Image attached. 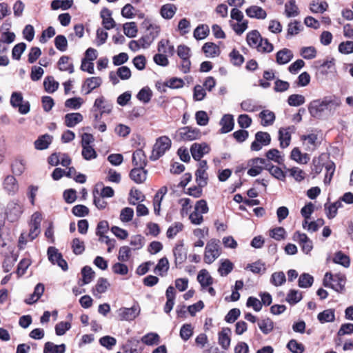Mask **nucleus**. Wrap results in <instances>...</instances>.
<instances>
[{
    "instance_id": "obj_1",
    "label": "nucleus",
    "mask_w": 353,
    "mask_h": 353,
    "mask_svg": "<svg viewBox=\"0 0 353 353\" xmlns=\"http://www.w3.org/2000/svg\"><path fill=\"white\" fill-rule=\"evenodd\" d=\"M341 104L339 97L334 95L327 96L312 101L308 105V111L311 117L320 119L325 114L332 115Z\"/></svg>"
},
{
    "instance_id": "obj_2",
    "label": "nucleus",
    "mask_w": 353,
    "mask_h": 353,
    "mask_svg": "<svg viewBox=\"0 0 353 353\" xmlns=\"http://www.w3.org/2000/svg\"><path fill=\"white\" fill-rule=\"evenodd\" d=\"M221 254L220 241L211 239L208 241L205 248L203 260L208 264L212 263Z\"/></svg>"
},
{
    "instance_id": "obj_3",
    "label": "nucleus",
    "mask_w": 353,
    "mask_h": 353,
    "mask_svg": "<svg viewBox=\"0 0 353 353\" xmlns=\"http://www.w3.org/2000/svg\"><path fill=\"white\" fill-rule=\"evenodd\" d=\"M345 284V276L343 274H333L330 272H327L323 279L324 286L331 288L336 292L342 291Z\"/></svg>"
},
{
    "instance_id": "obj_4",
    "label": "nucleus",
    "mask_w": 353,
    "mask_h": 353,
    "mask_svg": "<svg viewBox=\"0 0 353 353\" xmlns=\"http://www.w3.org/2000/svg\"><path fill=\"white\" fill-rule=\"evenodd\" d=\"M171 140L168 137L163 136L157 139L154 145L150 159L156 161L162 157L171 147Z\"/></svg>"
},
{
    "instance_id": "obj_5",
    "label": "nucleus",
    "mask_w": 353,
    "mask_h": 353,
    "mask_svg": "<svg viewBox=\"0 0 353 353\" xmlns=\"http://www.w3.org/2000/svg\"><path fill=\"white\" fill-rule=\"evenodd\" d=\"M201 133L199 129L186 126L181 128L177 132L176 137L179 141H190L198 139L201 137Z\"/></svg>"
},
{
    "instance_id": "obj_6",
    "label": "nucleus",
    "mask_w": 353,
    "mask_h": 353,
    "mask_svg": "<svg viewBox=\"0 0 353 353\" xmlns=\"http://www.w3.org/2000/svg\"><path fill=\"white\" fill-rule=\"evenodd\" d=\"M140 312L141 308L137 303L131 307H121L117 311L119 320L126 321L134 320L139 315Z\"/></svg>"
},
{
    "instance_id": "obj_7",
    "label": "nucleus",
    "mask_w": 353,
    "mask_h": 353,
    "mask_svg": "<svg viewBox=\"0 0 353 353\" xmlns=\"http://www.w3.org/2000/svg\"><path fill=\"white\" fill-rule=\"evenodd\" d=\"M10 104L13 108H18L19 112L22 114H26L30 112V103L28 101H23V97L21 92H14L12 94Z\"/></svg>"
},
{
    "instance_id": "obj_8",
    "label": "nucleus",
    "mask_w": 353,
    "mask_h": 353,
    "mask_svg": "<svg viewBox=\"0 0 353 353\" xmlns=\"http://www.w3.org/2000/svg\"><path fill=\"white\" fill-rule=\"evenodd\" d=\"M270 134L265 132L259 131L255 134V139L251 143L250 148L252 151H259L263 146L270 144Z\"/></svg>"
},
{
    "instance_id": "obj_9",
    "label": "nucleus",
    "mask_w": 353,
    "mask_h": 353,
    "mask_svg": "<svg viewBox=\"0 0 353 353\" xmlns=\"http://www.w3.org/2000/svg\"><path fill=\"white\" fill-rule=\"evenodd\" d=\"M293 239L299 243L305 254H309L313 248L312 241L304 233L296 232L293 235Z\"/></svg>"
},
{
    "instance_id": "obj_10",
    "label": "nucleus",
    "mask_w": 353,
    "mask_h": 353,
    "mask_svg": "<svg viewBox=\"0 0 353 353\" xmlns=\"http://www.w3.org/2000/svg\"><path fill=\"white\" fill-rule=\"evenodd\" d=\"M23 212V206L16 201L8 203L6 208V215L10 221H14Z\"/></svg>"
},
{
    "instance_id": "obj_11",
    "label": "nucleus",
    "mask_w": 353,
    "mask_h": 353,
    "mask_svg": "<svg viewBox=\"0 0 353 353\" xmlns=\"http://www.w3.org/2000/svg\"><path fill=\"white\" fill-rule=\"evenodd\" d=\"M210 149L205 143L192 144L190 148L191 154L195 161H200L204 154L209 153Z\"/></svg>"
},
{
    "instance_id": "obj_12",
    "label": "nucleus",
    "mask_w": 353,
    "mask_h": 353,
    "mask_svg": "<svg viewBox=\"0 0 353 353\" xmlns=\"http://www.w3.org/2000/svg\"><path fill=\"white\" fill-rule=\"evenodd\" d=\"M268 165L267 160L263 158H255L251 160V168L248 170V174L250 176H255L259 174Z\"/></svg>"
},
{
    "instance_id": "obj_13",
    "label": "nucleus",
    "mask_w": 353,
    "mask_h": 353,
    "mask_svg": "<svg viewBox=\"0 0 353 353\" xmlns=\"http://www.w3.org/2000/svg\"><path fill=\"white\" fill-rule=\"evenodd\" d=\"M112 109V105L106 101L103 96L95 99L92 108L93 111H100L101 115L103 114H110Z\"/></svg>"
},
{
    "instance_id": "obj_14",
    "label": "nucleus",
    "mask_w": 353,
    "mask_h": 353,
    "mask_svg": "<svg viewBox=\"0 0 353 353\" xmlns=\"http://www.w3.org/2000/svg\"><path fill=\"white\" fill-rule=\"evenodd\" d=\"M293 127L281 128L279 130V140L280 147L283 149L288 148L291 141V133Z\"/></svg>"
},
{
    "instance_id": "obj_15",
    "label": "nucleus",
    "mask_w": 353,
    "mask_h": 353,
    "mask_svg": "<svg viewBox=\"0 0 353 353\" xmlns=\"http://www.w3.org/2000/svg\"><path fill=\"white\" fill-rule=\"evenodd\" d=\"M102 83V79L99 77H90L85 79L83 85L82 91H85V94H90L93 90L99 87Z\"/></svg>"
},
{
    "instance_id": "obj_16",
    "label": "nucleus",
    "mask_w": 353,
    "mask_h": 353,
    "mask_svg": "<svg viewBox=\"0 0 353 353\" xmlns=\"http://www.w3.org/2000/svg\"><path fill=\"white\" fill-rule=\"evenodd\" d=\"M219 124L221 126L220 129L221 133L225 134L232 131L234 125L233 115L230 114H224L221 118Z\"/></svg>"
},
{
    "instance_id": "obj_17",
    "label": "nucleus",
    "mask_w": 353,
    "mask_h": 353,
    "mask_svg": "<svg viewBox=\"0 0 353 353\" xmlns=\"http://www.w3.org/2000/svg\"><path fill=\"white\" fill-rule=\"evenodd\" d=\"M147 174L143 167H135L130 171V177L136 183H142L146 180Z\"/></svg>"
},
{
    "instance_id": "obj_18",
    "label": "nucleus",
    "mask_w": 353,
    "mask_h": 353,
    "mask_svg": "<svg viewBox=\"0 0 353 353\" xmlns=\"http://www.w3.org/2000/svg\"><path fill=\"white\" fill-rule=\"evenodd\" d=\"M173 254L174 256V262L176 266L181 265L187 258V252L183 248V243H180L176 245L173 249Z\"/></svg>"
},
{
    "instance_id": "obj_19",
    "label": "nucleus",
    "mask_w": 353,
    "mask_h": 353,
    "mask_svg": "<svg viewBox=\"0 0 353 353\" xmlns=\"http://www.w3.org/2000/svg\"><path fill=\"white\" fill-rule=\"evenodd\" d=\"M245 13L250 18L265 19L267 17L266 11L258 6H251L245 10Z\"/></svg>"
},
{
    "instance_id": "obj_20",
    "label": "nucleus",
    "mask_w": 353,
    "mask_h": 353,
    "mask_svg": "<svg viewBox=\"0 0 353 353\" xmlns=\"http://www.w3.org/2000/svg\"><path fill=\"white\" fill-rule=\"evenodd\" d=\"M230 334L231 330L228 327H223L219 333V344L225 350H228L230 345Z\"/></svg>"
},
{
    "instance_id": "obj_21",
    "label": "nucleus",
    "mask_w": 353,
    "mask_h": 353,
    "mask_svg": "<svg viewBox=\"0 0 353 353\" xmlns=\"http://www.w3.org/2000/svg\"><path fill=\"white\" fill-rule=\"evenodd\" d=\"M293 58L292 52L288 48H283L276 54V61L279 65H284L290 62Z\"/></svg>"
},
{
    "instance_id": "obj_22",
    "label": "nucleus",
    "mask_w": 353,
    "mask_h": 353,
    "mask_svg": "<svg viewBox=\"0 0 353 353\" xmlns=\"http://www.w3.org/2000/svg\"><path fill=\"white\" fill-rule=\"evenodd\" d=\"M157 50L159 52L169 57L173 56L175 52L174 46L170 44L168 39H161L158 42Z\"/></svg>"
},
{
    "instance_id": "obj_23",
    "label": "nucleus",
    "mask_w": 353,
    "mask_h": 353,
    "mask_svg": "<svg viewBox=\"0 0 353 353\" xmlns=\"http://www.w3.org/2000/svg\"><path fill=\"white\" fill-rule=\"evenodd\" d=\"M101 17L103 19L102 24L106 30H110L115 26V21L112 18V12L104 8L101 11Z\"/></svg>"
},
{
    "instance_id": "obj_24",
    "label": "nucleus",
    "mask_w": 353,
    "mask_h": 353,
    "mask_svg": "<svg viewBox=\"0 0 353 353\" xmlns=\"http://www.w3.org/2000/svg\"><path fill=\"white\" fill-rule=\"evenodd\" d=\"M83 116L79 112L68 113L65 115V125L68 128H74L83 121Z\"/></svg>"
},
{
    "instance_id": "obj_25",
    "label": "nucleus",
    "mask_w": 353,
    "mask_h": 353,
    "mask_svg": "<svg viewBox=\"0 0 353 353\" xmlns=\"http://www.w3.org/2000/svg\"><path fill=\"white\" fill-rule=\"evenodd\" d=\"M132 163L135 167H143L147 165V159L145 152L141 149H138L133 152Z\"/></svg>"
},
{
    "instance_id": "obj_26",
    "label": "nucleus",
    "mask_w": 353,
    "mask_h": 353,
    "mask_svg": "<svg viewBox=\"0 0 353 353\" xmlns=\"http://www.w3.org/2000/svg\"><path fill=\"white\" fill-rule=\"evenodd\" d=\"M197 281L200 283L202 289H205L213 283V279L209 272L203 269L201 270L197 275Z\"/></svg>"
},
{
    "instance_id": "obj_27",
    "label": "nucleus",
    "mask_w": 353,
    "mask_h": 353,
    "mask_svg": "<svg viewBox=\"0 0 353 353\" xmlns=\"http://www.w3.org/2000/svg\"><path fill=\"white\" fill-rule=\"evenodd\" d=\"M52 137L48 134H45L38 137L34 141V148L39 150H43L47 149L50 144L52 143Z\"/></svg>"
},
{
    "instance_id": "obj_28",
    "label": "nucleus",
    "mask_w": 353,
    "mask_h": 353,
    "mask_svg": "<svg viewBox=\"0 0 353 353\" xmlns=\"http://www.w3.org/2000/svg\"><path fill=\"white\" fill-rule=\"evenodd\" d=\"M177 11L174 4L166 3L163 5L160 9V14L165 19H171Z\"/></svg>"
},
{
    "instance_id": "obj_29",
    "label": "nucleus",
    "mask_w": 353,
    "mask_h": 353,
    "mask_svg": "<svg viewBox=\"0 0 353 353\" xmlns=\"http://www.w3.org/2000/svg\"><path fill=\"white\" fill-rule=\"evenodd\" d=\"M3 188L9 194H14L18 190V183L13 176H7L3 181Z\"/></svg>"
},
{
    "instance_id": "obj_30",
    "label": "nucleus",
    "mask_w": 353,
    "mask_h": 353,
    "mask_svg": "<svg viewBox=\"0 0 353 353\" xmlns=\"http://www.w3.org/2000/svg\"><path fill=\"white\" fill-rule=\"evenodd\" d=\"M259 117L261 120V123L263 126L271 125L275 120L274 113L269 110H263L259 113Z\"/></svg>"
},
{
    "instance_id": "obj_31",
    "label": "nucleus",
    "mask_w": 353,
    "mask_h": 353,
    "mask_svg": "<svg viewBox=\"0 0 353 353\" xmlns=\"http://www.w3.org/2000/svg\"><path fill=\"white\" fill-rule=\"evenodd\" d=\"M109 286V283L108 280L105 278H99L97 280V284L94 288L92 289V294L96 297H99L101 294L105 292L108 288Z\"/></svg>"
},
{
    "instance_id": "obj_32",
    "label": "nucleus",
    "mask_w": 353,
    "mask_h": 353,
    "mask_svg": "<svg viewBox=\"0 0 353 353\" xmlns=\"http://www.w3.org/2000/svg\"><path fill=\"white\" fill-rule=\"evenodd\" d=\"M202 49L207 57H215L220 54L219 47L214 43H205Z\"/></svg>"
},
{
    "instance_id": "obj_33",
    "label": "nucleus",
    "mask_w": 353,
    "mask_h": 353,
    "mask_svg": "<svg viewBox=\"0 0 353 353\" xmlns=\"http://www.w3.org/2000/svg\"><path fill=\"white\" fill-rule=\"evenodd\" d=\"M241 108L245 112H253L261 109V105L251 99H248L241 103Z\"/></svg>"
},
{
    "instance_id": "obj_34",
    "label": "nucleus",
    "mask_w": 353,
    "mask_h": 353,
    "mask_svg": "<svg viewBox=\"0 0 353 353\" xmlns=\"http://www.w3.org/2000/svg\"><path fill=\"white\" fill-rule=\"evenodd\" d=\"M317 319L321 323H331L335 320V311L334 309H327L320 312Z\"/></svg>"
},
{
    "instance_id": "obj_35",
    "label": "nucleus",
    "mask_w": 353,
    "mask_h": 353,
    "mask_svg": "<svg viewBox=\"0 0 353 353\" xmlns=\"http://www.w3.org/2000/svg\"><path fill=\"white\" fill-rule=\"evenodd\" d=\"M262 37L261 36L258 30H252L247 34L246 40L248 44L252 47L256 48L259 46V42L261 39Z\"/></svg>"
},
{
    "instance_id": "obj_36",
    "label": "nucleus",
    "mask_w": 353,
    "mask_h": 353,
    "mask_svg": "<svg viewBox=\"0 0 353 353\" xmlns=\"http://www.w3.org/2000/svg\"><path fill=\"white\" fill-rule=\"evenodd\" d=\"M245 270H249L254 274H262L265 272L266 266L265 263L261 260H258L254 263L248 264L245 267Z\"/></svg>"
},
{
    "instance_id": "obj_37",
    "label": "nucleus",
    "mask_w": 353,
    "mask_h": 353,
    "mask_svg": "<svg viewBox=\"0 0 353 353\" xmlns=\"http://www.w3.org/2000/svg\"><path fill=\"white\" fill-rule=\"evenodd\" d=\"M58 65L61 71H67L70 74L74 72V65L70 62L68 56H62L58 61Z\"/></svg>"
},
{
    "instance_id": "obj_38",
    "label": "nucleus",
    "mask_w": 353,
    "mask_h": 353,
    "mask_svg": "<svg viewBox=\"0 0 353 353\" xmlns=\"http://www.w3.org/2000/svg\"><path fill=\"white\" fill-rule=\"evenodd\" d=\"M65 345H55L52 342L46 343L43 353H65Z\"/></svg>"
},
{
    "instance_id": "obj_39",
    "label": "nucleus",
    "mask_w": 353,
    "mask_h": 353,
    "mask_svg": "<svg viewBox=\"0 0 353 353\" xmlns=\"http://www.w3.org/2000/svg\"><path fill=\"white\" fill-rule=\"evenodd\" d=\"M285 13L287 17H296L299 14V8L295 0H290L285 5Z\"/></svg>"
},
{
    "instance_id": "obj_40",
    "label": "nucleus",
    "mask_w": 353,
    "mask_h": 353,
    "mask_svg": "<svg viewBox=\"0 0 353 353\" xmlns=\"http://www.w3.org/2000/svg\"><path fill=\"white\" fill-rule=\"evenodd\" d=\"M265 170H268L270 174L278 180L284 181L285 179V172L277 166L268 163L265 165Z\"/></svg>"
},
{
    "instance_id": "obj_41",
    "label": "nucleus",
    "mask_w": 353,
    "mask_h": 353,
    "mask_svg": "<svg viewBox=\"0 0 353 353\" xmlns=\"http://www.w3.org/2000/svg\"><path fill=\"white\" fill-rule=\"evenodd\" d=\"M81 274H82L83 279H82L81 283L79 282V285L82 286V285L90 283L92 281V279L94 278V272L92 270V269L90 267L85 266L81 270Z\"/></svg>"
},
{
    "instance_id": "obj_42",
    "label": "nucleus",
    "mask_w": 353,
    "mask_h": 353,
    "mask_svg": "<svg viewBox=\"0 0 353 353\" xmlns=\"http://www.w3.org/2000/svg\"><path fill=\"white\" fill-rule=\"evenodd\" d=\"M266 157L268 160L273 161L281 165L284 162V157L277 149H270L266 152Z\"/></svg>"
},
{
    "instance_id": "obj_43",
    "label": "nucleus",
    "mask_w": 353,
    "mask_h": 353,
    "mask_svg": "<svg viewBox=\"0 0 353 353\" xmlns=\"http://www.w3.org/2000/svg\"><path fill=\"white\" fill-rule=\"evenodd\" d=\"M210 32V29L208 25L201 24L198 26L194 30V37L197 40L205 39Z\"/></svg>"
},
{
    "instance_id": "obj_44",
    "label": "nucleus",
    "mask_w": 353,
    "mask_h": 353,
    "mask_svg": "<svg viewBox=\"0 0 353 353\" xmlns=\"http://www.w3.org/2000/svg\"><path fill=\"white\" fill-rule=\"evenodd\" d=\"M230 23L234 32L238 35H241L248 28V21L247 19L236 23L230 21Z\"/></svg>"
},
{
    "instance_id": "obj_45",
    "label": "nucleus",
    "mask_w": 353,
    "mask_h": 353,
    "mask_svg": "<svg viewBox=\"0 0 353 353\" xmlns=\"http://www.w3.org/2000/svg\"><path fill=\"white\" fill-rule=\"evenodd\" d=\"M328 8L325 1H312L310 4V10L313 13H323Z\"/></svg>"
},
{
    "instance_id": "obj_46",
    "label": "nucleus",
    "mask_w": 353,
    "mask_h": 353,
    "mask_svg": "<svg viewBox=\"0 0 353 353\" xmlns=\"http://www.w3.org/2000/svg\"><path fill=\"white\" fill-rule=\"evenodd\" d=\"M302 28L303 27L301 23L298 21H294L293 22L289 23L288 26L286 37L290 38L292 36L298 34Z\"/></svg>"
},
{
    "instance_id": "obj_47",
    "label": "nucleus",
    "mask_w": 353,
    "mask_h": 353,
    "mask_svg": "<svg viewBox=\"0 0 353 353\" xmlns=\"http://www.w3.org/2000/svg\"><path fill=\"white\" fill-rule=\"evenodd\" d=\"M258 325H259V327L261 330V331L264 334H269L270 332H272V330H273V327H274L273 322L269 318H266V319L259 321L258 322Z\"/></svg>"
},
{
    "instance_id": "obj_48",
    "label": "nucleus",
    "mask_w": 353,
    "mask_h": 353,
    "mask_svg": "<svg viewBox=\"0 0 353 353\" xmlns=\"http://www.w3.org/2000/svg\"><path fill=\"white\" fill-rule=\"evenodd\" d=\"M291 159L300 163H307L309 158L306 154H303L298 148H294L291 152Z\"/></svg>"
},
{
    "instance_id": "obj_49",
    "label": "nucleus",
    "mask_w": 353,
    "mask_h": 353,
    "mask_svg": "<svg viewBox=\"0 0 353 353\" xmlns=\"http://www.w3.org/2000/svg\"><path fill=\"white\" fill-rule=\"evenodd\" d=\"M43 85L46 92L52 93L58 89L59 83L55 81L52 77L49 76L44 79Z\"/></svg>"
},
{
    "instance_id": "obj_50",
    "label": "nucleus",
    "mask_w": 353,
    "mask_h": 353,
    "mask_svg": "<svg viewBox=\"0 0 353 353\" xmlns=\"http://www.w3.org/2000/svg\"><path fill=\"white\" fill-rule=\"evenodd\" d=\"M145 199L144 194L137 189H131L130 192L129 203L131 205H136L139 201H143Z\"/></svg>"
},
{
    "instance_id": "obj_51",
    "label": "nucleus",
    "mask_w": 353,
    "mask_h": 353,
    "mask_svg": "<svg viewBox=\"0 0 353 353\" xmlns=\"http://www.w3.org/2000/svg\"><path fill=\"white\" fill-rule=\"evenodd\" d=\"M333 261L335 263L342 265L345 268L349 267L350 264L349 256L341 251L335 254Z\"/></svg>"
},
{
    "instance_id": "obj_52",
    "label": "nucleus",
    "mask_w": 353,
    "mask_h": 353,
    "mask_svg": "<svg viewBox=\"0 0 353 353\" xmlns=\"http://www.w3.org/2000/svg\"><path fill=\"white\" fill-rule=\"evenodd\" d=\"M233 263L228 259L223 261L218 269V272L222 276H225L233 270Z\"/></svg>"
},
{
    "instance_id": "obj_53",
    "label": "nucleus",
    "mask_w": 353,
    "mask_h": 353,
    "mask_svg": "<svg viewBox=\"0 0 353 353\" xmlns=\"http://www.w3.org/2000/svg\"><path fill=\"white\" fill-rule=\"evenodd\" d=\"M160 337L157 333L150 332L141 338L142 342L147 345H157L159 343Z\"/></svg>"
},
{
    "instance_id": "obj_54",
    "label": "nucleus",
    "mask_w": 353,
    "mask_h": 353,
    "mask_svg": "<svg viewBox=\"0 0 353 353\" xmlns=\"http://www.w3.org/2000/svg\"><path fill=\"white\" fill-rule=\"evenodd\" d=\"M124 34L130 38L135 37L137 33V26L135 22H128L123 25Z\"/></svg>"
},
{
    "instance_id": "obj_55",
    "label": "nucleus",
    "mask_w": 353,
    "mask_h": 353,
    "mask_svg": "<svg viewBox=\"0 0 353 353\" xmlns=\"http://www.w3.org/2000/svg\"><path fill=\"white\" fill-rule=\"evenodd\" d=\"M183 229V225L181 222H175L170 226L167 230L166 235L168 239H173L179 232Z\"/></svg>"
},
{
    "instance_id": "obj_56",
    "label": "nucleus",
    "mask_w": 353,
    "mask_h": 353,
    "mask_svg": "<svg viewBox=\"0 0 353 353\" xmlns=\"http://www.w3.org/2000/svg\"><path fill=\"white\" fill-rule=\"evenodd\" d=\"M286 281L285 275L283 272H276L272 274L270 283L274 286H280Z\"/></svg>"
},
{
    "instance_id": "obj_57",
    "label": "nucleus",
    "mask_w": 353,
    "mask_h": 353,
    "mask_svg": "<svg viewBox=\"0 0 353 353\" xmlns=\"http://www.w3.org/2000/svg\"><path fill=\"white\" fill-rule=\"evenodd\" d=\"M193 334V327L190 323L183 324L180 330V336L184 341H188Z\"/></svg>"
},
{
    "instance_id": "obj_58",
    "label": "nucleus",
    "mask_w": 353,
    "mask_h": 353,
    "mask_svg": "<svg viewBox=\"0 0 353 353\" xmlns=\"http://www.w3.org/2000/svg\"><path fill=\"white\" fill-rule=\"evenodd\" d=\"M287 347L292 353H303L305 350L304 345L298 343L295 339H291L287 344Z\"/></svg>"
},
{
    "instance_id": "obj_59",
    "label": "nucleus",
    "mask_w": 353,
    "mask_h": 353,
    "mask_svg": "<svg viewBox=\"0 0 353 353\" xmlns=\"http://www.w3.org/2000/svg\"><path fill=\"white\" fill-rule=\"evenodd\" d=\"M151 90L148 87L143 88L137 94V99L144 103H148L152 97Z\"/></svg>"
},
{
    "instance_id": "obj_60",
    "label": "nucleus",
    "mask_w": 353,
    "mask_h": 353,
    "mask_svg": "<svg viewBox=\"0 0 353 353\" xmlns=\"http://www.w3.org/2000/svg\"><path fill=\"white\" fill-rule=\"evenodd\" d=\"M314 281L313 276L307 273L302 274L299 279V286L303 288L310 287Z\"/></svg>"
},
{
    "instance_id": "obj_61",
    "label": "nucleus",
    "mask_w": 353,
    "mask_h": 353,
    "mask_svg": "<svg viewBox=\"0 0 353 353\" xmlns=\"http://www.w3.org/2000/svg\"><path fill=\"white\" fill-rule=\"evenodd\" d=\"M302 299V295L300 292L296 290H290L287 295L286 301L290 305H294Z\"/></svg>"
},
{
    "instance_id": "obj_62",
    "label": "nucleus",
    "mask_w": 353,
    "mask_h": 353,
    "mask_svg": "<svg viewBox=\"0 0 353 353\" xmlns=\"http://www.w3.org/2000/svg\"><path fill=\"white\" fill-rule=\"evenodd\" d=\"M195 119L197 125L205 126L208 124L210 118L205 111L199 110L195 114Z\"/></svg>"
},
{
    "instance_id": "obj_63",
    "label": "nucleus",
    "mask_w": 353,
    "mask_h": 353,
    "mask_svg": "<svg viewBox=\"0 0 353 353\" xmlns=\"http://www.w3.org/2000/svg\"><path fill=\"white\" fill-rule=\"evenodd\" d=\"M81 154L83 158L87 161L94 159L97 157V152L92 145L82 147Z\"/></svg>"
},
{
    "instance_id": "obj_64",
    "label": "nucleus",
    "mask_w": 353,
    "mask_h": 353,
    "mask_svg": "<svg viewBox=\"0 0 353 353\" xmlns=\"http://www.w3.org/2000/svg\"><path fill=\"white\" fill-rule=\"evenodd\" d=\"M305 101L304 96L301 94H294L288 97V103L290 106H299Z\"/></svg>"
}]
</instances>
